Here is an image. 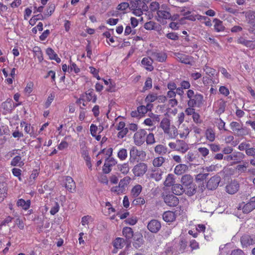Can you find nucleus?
Listing matches in <instances>:
<instances>
[{
	"label": "nucleus",
	"mask_w": 255,
	"mask_h": 255,
	"mask_svg": "<svg viewBox=\"0 0 255 255\" xmlns=\"http://www.w3.org/2000/svg\"><path fill=\"white\" fill-rule=\"evenodd\" d=\"M160 127L168 139H175L178 134V131L176 127L174 125H171L170 120L167 118L162 119L160 123Z\"/></svg>",
	"instance_id": "1"
},
{
	"label": "nucleus",
	"mask_w": 255,
	"mask_h": 255,
	"mask_svg": "<svg viewBox=\"0 0 255 255\" xmlns=\"http://www.w3.org/2000/svg\"><path fill=\"white\" fill-rule=\"evenodd\" d=\"M186 96L188 99L187 105L188 107L201 108L204 104V96L193 90L189 89L186 92Z\"/></svg>",
	"instance_id": "2"
},
{
	"label": "nucleus",
	"mask_w": 255,
	"mask_h": 255,
	"mask_svg": "<svg viewBox=\"0 0 255 255\" xmlns=\"http://www.w3.org/2000/svg\"><path fill=\"white\" fill-rule=\"evenodd\" d=\"M169 147L182 153H185L189 149L188 144L184 140L177 139L175 142H170L168 143Z\"/></svg>",
	"instance_id": "3"
},
{
	"label": "nucleus",
	"mask_w": 255,
	"mask_h": 255,
	"mask_svg": "<svg viewBox=\"0 0 255 255\" xmlns=\"http://www.w3.org/2000/svg\"><path fill=\"white\" fill-rule=\"evenodd\" d=\"M157 20L161 22L163 20H173V17L169 11V8L165 5L162 4L160 9L157 11Z\"/></svg>",
	"instance_id": "4"
},
{
	"label": "nucleus",
	"mask_w": 255,
	"mask_h": 255,
	"mask_svg": "<svg viewBox=\"0 0 255 255\" xmlns=\"http://www.w3.org/2000/svg\"><path fill=\"white\" fill-rule=\"evenodd\" d=\"M148 54L158 62H164L167 58V55L165 52L157 50L149 51Z\"/></svg>",
	"instance_id": "5"
},
{
	"label": "nucleus",
	"mask_w": 255,
	"mask_h": 255,
	"mask_svg": "<svg viewBox=\"0 0 255 255\" xmlns=\"http://www.w3.org/2000/svg\"><path fill=\"white\" fill-rule=\"evenodd\" d=\"M174 54L177 61L182 63L192 66L194 62V58L191 56L179 52L175 53Z\"/></svg>",
	"instance_id": "6"
},
{
	"label": "nucleus",
	"mask_w": 255,
	"mask_h": 255,
	"mask_svg": "<svg viewBox=\"0 0 255 255\" xmlns=\"http://www.w3.org/2000/svg\"><path fill=\"white\" fill-rule=\"evenodd\" d=\"M162 197L165 203L169 206L175 207L179 203L178 198L172 194L163 193Z\"/></svg>",
	"instance_id": "7"
},
{
	"label": "nucleus",
	"mask_w": 255,
	"mask_h": 255,
	"mask_svg": "<svg viewBox=\"0 0 255 255\" xmlns=\"http://www.w3.org/2000/svg\"><path fill=\"white\" fill-rule=\"evenodd\" d=\"M146 131L144 129H139L133 135L134 143L138 146L142 145L145 141Z\"/></svg>",
	"instance_id": "8"
},
{
	"label": "nucleus",
	"mask_w": 255,
	"mask_h": 255,
	"mask_svg": "<svg viewBox=\"0 0 255 255\" xmlns=\"http://www.w3.org/2000/svg\"><path fill=\"white\" fill-rule=\"evenodd\" d=\"M244 156V154L241 152H234L231 154L224 156V159L227 161H233L234 163H238L243 159Z\"/></svg>",
	"instance_id": "9"
},
{
	"label": "nucleus",
	"mask_w": 255,
	"mask_h": 255,
	"mask_svg": "<svg viewBox=\"0 0 255 255\" xmlns=\"http://www.w3.org/2000/svg\"><path fill=\"white\" fill-rule=\"evenodd\" d=\"M147 166L146 164L140 162L135 165L133 169L132 172L135 176H142L147 171Z\"/></svg>",
	"instance_id": "10"
},
{
	"label": "nucleus",
	"mask_w": 255,
	"mask_h": 255,
	"mask_svg": "<svg viewBox=\"0 0 255 255\" xmlns=\"http://www.w3.org/2000/svg\"><path fill=\"white\" fill-rule=\"evenodd\" d=\"M242 247L247 248L251 245L255 244V235H244L240 239Z\"/></svg>",
	"instance_id": "11"
},
{
	"label": "nucleus",
	"mask_w": 255,
	"mask_h": 255,
	"mask_svg": "<svg viewBox=\"0 0 255 255\" xmlns=\"http://www.w3.org/2000/svg\"><path fill=\"white\" fill-rule=\"evenodd\" d=\"M226 107V102L223 99H219L214 104L213 108L215 112L220 115L223 114L225 110Z\"/></svg>",
	"instance_id": "12"
},
{
	"label": "nucleus",
	"mask_w": 255,
	"mask_h": 255,
	"mask_svg": "<svg viewBox=\"0 0 255 255\" xmlns=\"http://www.w3.org/2000/svg\"><path fill=\"white\" fill-rule=\"evenodd\" d=\"M25 154V152H22V154L20 153L15 156L11 160L10 165L12 166H18L22 167L24 165V160L22 159V156Z\"/></svg>",
	"instance_id": "13"
},
{
	"label": "nucleus",
	"mask_w": 255,
	"mask_h": 255,
	"mask_svg": "<svg viewBox=\"0 0 255 255\" xmlns=\"http://www.w3.org/2000/svg\"><path fill=\"white\" fill-rule=\"evenodd\" d=\"M65 187L71 193L76 191V184L73 178L70 176H65L64 179Z\"/></svg>",
	"instance_id": "14"
},
{
	"label": "nucleus",
	"mask_w": 255,
	"mask_h": 255,
	"mask_svg": "<svg viewBox=\"0 0 255 255\" xmlns=\"http://www.w3.org/2000/svg\"><path fill=\"white\" fill-rule=\"evenodd\" d=\"M221 181V177L218 175L212 177L207 182V188L209 190L216 189Z\"/></svg>",
	"instance_id": "15"
},
{
	"label": "nucleus",
	"mask_w": 255,
	"mask_h": 255,
	"mask_svg": "<svg viewBox=\"0 0 255 255\" xmlns=\"http://www.w3.org/2000/svg\"><path fill=\"white\" fill-rule=\"evenodd\" d=\"M117 161L113 157H108L106 159L103 170L105 173H109L111 171V167L116 165Z\"/></svg>",
	"instance_id": "16"
},
{
	"label": "nucleus",
	"mask_w": 255,
	"mask_h": 255,
	"mask_svg": "<svg viewBox=\"0 0 255 255\" xmlns=\"http://www.w3.org/2000/svg\"><path fill=\"white\" fill-rule=\"evenodd\" d=\"M255 209V197L251 198L249 202L245 204L242 207L243 212L248 214Z\"/></svg>",
	"instance_id": "17"
},
{
	"label": "nucleus",
	"mask_w": 255,
	"mask_h": 255,
	"mask_svg": "<svg viewBox=\"0 0 255 255\" xmlns=\"http://www.w3.org/2000/svg\"><path fill=\"white\" fill-rule=\"evenodd\" d=\"M141 63L146 70L150 72L153 70V59L152 58L150 57H144L141 60Z\"/></svg>",
	"instance_id": "18"
},
{
	"label": "nucleus",
	"mask_w": 255,
	"mask_h": 255,
	"mask_svg": "<svg viewBox=\"0 0 255 255\" xmlns=\"http://www.w3.org/2000/svg\"><path fill=\"white\" fill-rule=\"evenodd\" d=\"M147 228L151 232L156 233L161 228V224L156 220H152L148 223Z\"/></svg>",
	"instance_id": "19"
},
{
	"label": "nucleus",
	"mask_w": 255,
	"mask_h": 255,
	"mask_svg": "<svg viewBox=\"0 0 255 255\" xmlns=\"http://www.w3.org/2000/svg\"><path fill=\"white\" fill-rule=\"evenodd\" d=\"M143 151L138 150L135 147L133 146L130 150L129 152V160L133 162L136 160H138L139 157L143 153Z\"/></svg>",
	"instance_id": "20"
},
{
	"label": "nucleus",
	"mask_w": 255,
	"mask_h": 255,
	"mask_svg": "<svg viewBox=\"0 0 255 255\" xmlns=\"http://www.w3.org/2000/svg\"><path fill=\"white\" fill-rule=\"evenodd\" d=\"M176 96V94L175 91H168L167 93V98L170 99L168 104L171 107H174L178 104V101L175 99Z\"/></svg>",
	"instance_id": "21"
},
{
	"label": "nucleus",
	"mask_w": 255,
	"mask_h": 255,
	"mask_svg": "<svg viewBox=\"0 0 255 255\" xmlns=\"http://www.w3.org/2000/svg\"><path fill=\"white\" fill-rule=\"evenodd\" d=\"M239 188V184L237 181H233L229 183L226 187L227 192L230 194L236 193Z\"/></svg>",
	"instance_id": "22"
},
{
	"label": "nucleus",
	"mask_w": 255,
	"mask_h": 255,
	"mask_svg": "<svg viewBox=\"0 0 255 255\" xmlns=\"http://www.w3.org/2000/svg\"><path fill=\"white\" fill-rule=\"evenodd\" d=\"M45 52L50 60H54L58 63L61 62V59L58 56V55L52 48L50 47L47 48L45 50Z\"/></svg>",
	"instance_id": "23"
},
{
	"label": "nucleus",
	"mask_w": 255,
	"mask_h": 255,
	"mask_svg": "<svg viewBox=\"0 0 255 255\" xmlns=\"http://www.w3.org/2000/svg\"><path fill=\"white\" fill-rule=\"evenodd\" d=\"M163 219L166 222H172L176 219V216L175 212L171 211L165 212L162 215Z\"/></svg>",
	"instance_id": "24"
},
{
	"label": "nucleus",
	"mask_w": 255,
	"mask_h": 255,
	"mask_svg": "<svg viewBox=\"0 0 255 255\" xmlns=\"http://www.w3.org/2000/svg\"><path fill=\"white\" fill-rule=\"evenodd\" d=\"M206 139L209 141L213 142L215 140L216 133L214 129L208 128L205 132Z\"/></svg>",
	"instance_id": "25"
},
{
	"label": "nucleus",
	"mask_w": 255,
	"mask_h": 255,
	"mask_svg": "<svg viewBox=\"0 0 255 255\" xmlns=\"http://www.w3.org/2000/svg\"><path fill=\"white\" fill-rule=\"evenodd\" d=\"M30 205L31 201L30 200L25 201L23 199H19L16 202V205L18 207H21L22 209L25 211L27 210L30 208Z\"/></svg>",
	"instance_id": "26"
},
{
	"label": "nucleus",
	"mask_w": 255,
	"mask_h": 255,
	"mask_svg": "<svg viewBox=\"0 0 255 255\" xmlns=\"http://www.w3.org/2000/svg\"><path fill=\"white\" fill-rule=\"evenodd\" d=\"M130 7L136 8H140L141 9L147 10L148 6L145 4V2L143 0H139L136 1H130Z\"/></svg>",
	"instance_id": "27"
},
{
	"label": "nucleus",
	"mask_w": 255,
	"mask_h": 255,
	"mask_svg": "<svg viewBox=\"0 0 255 255\" xmlns=\"http://www.w3.org/2000/svg\"><path fill=\"white\" fill-rule=\"evenodd\" d=\"M214 23V29L216 32H222L225 29V27L223 25V21L218 18H214L213 20Z\"/></svg>",
	"instance_id": "28"
},
{
	"label": "nucleus",
	"mask_w": 255,
	"mask_h": 255,
	"mask_svg": "<svg viewBox=\"0 0 255 255\" xmlns=\"http://www.w3.org/2000/svg\"><path fill=\"white\" fill-rule=\"evenodd\" d=\"M154 151L159 155H163L167 152V147L163 144H158L154 147Z\"/></svg>",
	"instance_id": "29"
},
{
	"label": "nucleus",
	"mask_w": 255,
	"mask_h": 255,
	"mask_svg": "<svg viewBox=\"0 0 255 255\" xmlns=\"http://www.w3.org/2000/svg\"><path fill=\"white\" fill-rule=\"evenodd\" d=\"M181 182L184 187L189 186L194 183L193 177L189 174H185L182 176Z\"/></svg>",
	"instance_id": "30"
},
{
	"label": "nucleus",
	"mask_w": 255,
	"mask_h": 255,
	"mask_svg": "<svg viewBox=\"0 0 255 255\" xmlns=\"http://www.w3.org/2000/svg\"><path fill=\"white\" fill-rule=\"evenodd\" d=\"M188 169V167L186 164H179L175 166L174 173L176 175H181L185 173Z\"/></svg>",
	"instance_id": "31"
},
{
	"label": "nucleus",
	"mask_w": 255,
	"mask_h": 255,
	"mask_svg": "<svg viewBox=\"0 0 255 255\" xmlns=\"http://www.w3.org/2000/svg\"><path fill=\"white\" fill-rule=\"evenodd\" d=\"M171 189L173 193L176 195H180L184 192L183 186L180 184H174Z\"/></svg>",
	"instance_id": "32"
},
{
	"label": "nucleus",
	"mask_w": 255,
	"mask_h": 255,
	"mask_svg": "<svg viewBox=\"0 0 255 255\" xmlns=\"http://www.w3.org/2000/svg\"><path fill=\"white\" fill-rule=\"evenodd\" d=\"M184 192L188 196H192L196 192V186L194 183L185 187Z\"/></svg>",
	"instance_id": "33"
},
{
	"label": "nucleus",
	"mask_w": 255,
	"mask_h": 255,
	"mask_svg": "<svg viewBox=\"0 0 255 255\" xmlns=\"http://www.w3.org/2000/svg\"><path fill=\"white\" fill-rule=\"evenodd\" d=\"M175 182L174 175L172 174H169L166 177L164 185L166 187H171L175 184Z\"/></svg>",
	"instance_id": "34"
},
{
	"label": "nucleus",
	"mask_w": 255,
	"mask_h": 255,
	"mask_svg": "<svg viewBox=\"0 0 255 255\" xmlns=\"http://www.w3.org/2000/svg\"><path fill=\"white\" fill-rule=\"evenodd\" d=\"M142 186L139 184L134 185L131 190V195L132 197L136 198L138 196L142 191Z\"/></svg>",
	"instance_id": "35"
},
{
	"label": "nucleus",
	"mask_w": 255,
	"mask_h": 255,
	"mask_svg": "<svg viewBox=\"0 0 255 255\" xmlns=\"http://www.w3.org/2000/svg\"><path fill=\"white\" fill-rule=\"evenodd\" d=\"M163 173V172L161 170H154L152 171V172L150 174V177L156 181H159L162 178Z\"/></svg>",
	"instance_id": "36"
},
{
	"label": "nucleus",
	"mask_w": 255,
	"mask_h": 255,
	"mask_svg": "<svg viewBox=\"0 0 255 255\" xmlns=\"http://www.w3.org/2000/svg\"><path fill=\"white\" fill-rule=\"evenodd\" d=\"M165 159L164 157L158 156L155 157L152 160V165L155 167H159L162 166L163 163L165 162Z\"/></svg>",
	"instance_id": "37"
},
{
	"label": "nucleus",
	"mask_w": 255,
	"mask_h": 255,
	"mask_svg": "<svg viewBox=\"0 0 255 255\" xmlns=\"http://www.w3.org/2000/svg\"><path fill=\"white\" fill-rule=\"evenodd\" d=\"M103 129V127L100 126V128H98L97 126L94 124H91L90 126V132L92 136H96V134H99L102 132Z\"/></svg>",
	"instance_id": "38"
},
{
	"label": "nucleus",
	"mask_w": 255,
	"mask_h": 255,
	"mask_svg": "<svg viewBox=\"0 0 255 255\" xmlns=\"http://www.w3.org/2000/svg\"><path fill=\"white\" fill-rule=\"evenodd\" d=\"M203 70L205 72L206 74L210 77H214L215 75L216 74V70L215 69L209 66L207 64H206L204 66Z\"/></svg>",
	"instance_id": "39"
},
{
	"label": "nucleus",
	"mask_w": 255,
	"mask_h": 255,
	"mask_svg": "<svg viewBox=\"0 0 255 255\" xmlns=\"http://www.w3.org/2000/svg\"><path fill=\"white\" fill-rule=\"evenodd\" d=\"M123 236L127 239H131L133 236L132 229L130 227H124L123 229Z\"/></svg>",
	"instance_id": "40"
},
{
	"label": "nucleus",
	"mask_w": 255,
	"mask_h": 255,
	"mask_svg": "<svg viewBox=\"0 0 255 255\" xmlns=\"http://www.w3.org/2000/svg\"><path fill=\"white\" fill-rule=\"evenodd\" d=\"M183 129L179 130L178 134L181 138H186L190 133V129L188 127L182 125Z\"/></svg>",
	"instance_id": "41"
},
{
	"label": "nucleus",
	"mask_w": 255,
	"mask_h": 255,
	"mask_svg": "<svg viewBox=\"0 0 255 255\" xmlns=\"http://www.w3.org/2000/svg\"><path fill=\"white\" fill-rule=\"evenodd\" d=\"M20 125L24 127V130L26 133L30 134L31 136L33 135V128L30 124H28L25 122H22L20 123Z\"/></svg>",
	"instance_id": "42"
},
{
	"label": "nucleus",
	"mask_w": 255,
	"mask_h": 255,
	"mask_svg": "<svg viewBox=\"0 0 255 255\" xmlns=\"http://www.w3.org/2000/svg\"><path fill=\"white\" fill-rule=\"evenodd\" d=\"M86 99L88 101H91L93 103H95L97 101V96L93 90L88 91L86 93Z\"/></svg>",
	"instance_id": "43"
},
{
	"label": "nucleus",
	"mask_w": 255,
	"mask_h": 255,
	"mask_svg": "<svg viewBox=\"0 0 255 255\" xmlns=\"http://www.w3.org/2000/svg\"><path fill=\"white\" fill-rule=\"evenodd\" d=\"M118 169L124 175H127L129 171V166L128 163H124L118 165Z\"/></svg>",
	"instance_id": "44"
},
{
	"label": "nucleus",
	"mask_w": 255,
	"mask_h": 255,
	"mask_svg": "<svg viewBox=\"0 0 255 255\" xmlns=\"http://www.w3.org/2000/svg\"><path fill=\"white\" fill-rule=\"evenodd\" d=\"M117 156L121 161L126 160L128 157V152L127 149L124 148L120 149L118 152Z\"/></svg>",
	"instance_id": "45"
},
{
	"label": "nucleus",
	"mask_w": 255,
	"mask_h": 255,
	"mask_svg": "<svg viewBox=\"0 0 255 255\" xmlns=\"http://www.w3.org/2000/svg\"><path fill=\"white\" fill-rule=\"evenodd\" d=\"M158 99V96L156 93H150L148 94L145 98V102L146 103H153Z\"/></svg>",
	"instance_id": "46"
},
{
	"label": "nucleus",
	"mask_w": 255,
	"mask_h": 255,
	"mask_svg": "<svg viewBox=\"0 0 255 255\" xmlns=\"http://www.w3.org/2000/svg\"><path fill=\"white\" fill-rule=\"evenodd\" d=\"M131 179L129 176H126L123 179H121L119 182L120 185L124 189V190H126V188L128 185L129 184Z\"/></svg>",
	"instance_id": "47"
},
{
	"label": "nucleus",
	"mask_w": 255,
	"mask_h": 255,
	"mask_svg": "<svg viewBox=\"0 0 255 255\" xmlns=\"http://www.w3.org/2000/svg\"><path fill=\"white\" fill-rule=\"evenodd\" d=\"M111 191L112 193L116 194L117 195H120L122 194H124L125 193V190L119 184L118 186L112 187L111 188Z\"/></svg>",
	"instance_id": "48"
},
{
	"label": "nucleus",
	"mask_w": 255,
	"mask_h": 255,
	"mask_svg": "<svg viewBox=\"0 0 255 255\" xmlns=\"http://www.w3.org/2000/svg\"><path fill=\"white\" fill-rule=\"evenodd\" d=\"M125 243V240L121 238H117L114 242V246L116 249H122Z\"/></svg>",
	"instance_id": "49"
},
{
	"label": "nucleus",
	"mask_w": 255,
	"mask_h": 255,
	"mask_svg": "<svg viewBox=\"0 0 255 255\" xmlns=\"http://www.w3.org/2000/svg\"><path fill=\"white\" fill-rule=\"evenodd\" d=\"M215 124L219 130H228V129L225 128V123L221 118L216 119Z\"/></svg>",
	"instance_id": "50"
},
{
	"label": "nucleus",
	"mask_w": 255,
	"mask_h": 255,
	"mask_svg": "<svg viewBox=\"0 0 255 255\" xmlns=\"http://www.w3.org/2000/svg\"><path fill=\"white\" fill-rule=\"evenodd\" d=\"M12 175L17 177L19 181H22V170L18 168L14 167L11 169Z\"/></svg>",
	"instance_id": "51"
},
{
	"label": "nucleus",
	"mask_w": 255,
	"mask_h": 255,
	"mask_svg": "<svg viewBox=\"0 0 255 255\" xmlns=\"http://www.w3.org/2000/svg\"><path fill=\"white\" fill-rule=\"evenodd\" d=\"M152 80L150 77H147L144 83V85L143 87V91L149 90L152 88Z\"/></svg>",
	"instance_id": "52"
},
{
	"label": "nucleus",
	"mask_w": 255,
	"mask_h": 255,
	"mask_svg": "<svg viewBox=\"0 0 255 255\" xmlns=\"http://www.w3.org/2000/svg\"><path fill=\"white\" fill-rule=\"evenodd\" d=\"M7 187L3 184L0 185V199L3 200L7 195Z\"/></svg>",
	"instance_id": "53"
},
{
	"label": "nucleus",
	"mask_w": 255,
	"mask_h": 255,
	"mask_svg": "<svg viewBox=\"0 0 255 255\" xmlns=\"http://www.w3.org/2000/svg\"><path fill=\"white\" fill-rule=\"evenodd\" d=\"M33 87L34 84L32 82L27 83L24 90V93L28 95H29L33 91Z\"/></svg>",
	"instance_id": "54"
},
{
	"label": "nucleus",
	"mask_w": 255,
	"mask_h": 255,
	"mask_svg": "<svg viewBox=\"0 0 255 255\" xmlns=\"http://www.w3.org/2000/svg\"><path fill=\"white\" fill-rule=\"evenodd\" d=\"M179 246V251L181 253H183L187 247V242L184 239L180 240Z\"/></svg>",
	"instance_id": "55"
},
{
	"label": "nucleus",
	"mask_w": 255,
	"mask_h": 255,
	"mask_svg": "<svg viewBox=\"0 0 255 255\" xmlns=\"http://www.w3.org/2000/svg\"><path fill=\"white\" fill-rule=\"evenodd\" d=\"M238 136H244L249 134V131L247 128L240 127L235 133Z\"/></svg>",
	"instance_id": "56"
},
{
	"label": "nucleus",
	"mask_w": 255,
	"mask_h": 255,
	"mask_svg": "<svg viewBox=\"0 0 255 255\" xmlns=\"http://www.w3.org/2000/svg\"><path fill=\"white\" fill-rule=\"evenodd\" d=\"M69 69H70V72L74 71V72L78 74L80 72V69L77 66L76 64L74 62H72L70 60V65L69 66Z\"/></svg>",
	"instance_id": "57"
},
{
	"label": "nucleus",
	"mask_w": 255,
	"mask_h": 255,
	"mask_svg": "<svg viewBox=\"0 0 255 255\" xmlns=\"http://www.w3.org/2000/svg\"><path fill=\"white\" fill-rule=\"evenodd\" d=\"M145 141L147 144H153L155 142L154 134L152 133H149L145 136Z\"/></svg>",
	"instance_id": "58"
},
{
	"label": "nucleus",
	"mask_w": 255,
	"mask_h": 255,
	"mask_svg": "<svg viewBox=\"0 0 255 255\" xmlns=\"http://www.w3.org/2000/svg\"><path fill=\"white\" fill-rule=\"evenodd\" d=\"M166 37L171 40L174 41L178 40L179 39V35L175 32H169L166 34Z\"/></svg>",
	"instance_id": "59"
},
{
	"label": "nucleus",
	"mask_w": 255,
	"mask_h": 255,
	"mask_svg": "<svg viewBox=\"0 0 255 255\" xmlns=\"http://www.w3.org/2000/svg\"><path fill=\"white\" fill-rule=\"evenodd\" d=\"M34 55L36 56L39 62H41L43 60V56L42 51L39 48H38V50L34 51Z\"/></svg>",
	"instance_id": "60"
},
{
	"label": "nucleus",
	"mask_w": 255,
	"mask_h": 255,
	"mask_svg": "<svg viewBox=\"0 0 255 255\" xmlns=\"http://www.w3.org/2000/svg\"><path fill=\"white\" fill-rule=\"evenodd\" d=\"M193 122L196 124H201L202 123V120L201 119L200 115L199 113L195 112L192 116Z\"/></svg>",
	"instance_id": "61"
},
{
	"label": "nucleus",
	"mask_w": 255,
	"mask_h": 255,
	"mask_svg": "<svg viewBox=\"0 0 255 255\" xmlns=\"http://www.w3.org/2000/svg\"><path fill=\"white\" fill-rule=\"evenodd\" d=\"M149 8L152 11H157V10L160 9L159 3L156 1L152 2L150 4Z\"/></svg>",
	"instance_id": "62"
},
{
	"label": "nucleus",
	"mask_w": 255,
	"mask_h": 255,
	"mask_svg": "<svg viewBox=\"0 0 255 255\" xmlns=\"http://www.w3.org/2000/svg\"><path fill=\"white\" fill-rule=\"evenodd\" d=\"M60 209V206L58 202H56L54 204V205L51 208L50 211V213L52 215H55Z\"/></svg>",
	"instance_id": "63"
},
{
	"label": "nucleus",
	"mask_w": 255,
	"mask_h": 255,
	"mask_svg": "<svg viewBox=\"0 0 255 255\" xmlns=\"http://www.w3.org/2000/svg\"><path fill=\"white\" fill-rule=\"evenodd\" d=\"M55 8V5L54 4H49L47 8L45 15L47 16H50L54 11Z\"/></svg>",
	"instance_id": "64"
}]
</instances>
